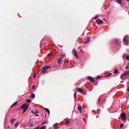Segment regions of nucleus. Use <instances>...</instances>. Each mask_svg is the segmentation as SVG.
<instances>
[{"label":"nucleus","mask_w":129,"mask_h":129,"mask_svg":"<svg viewBox=\"0 0 129 129\" xmlns=\"http://www.w3.org/2000/svg\"><path fill=\"white\" fill-rule=\"evenodd\" d=\"M128 38V36L126 35L123 37V43L126 45H128V43L127 39Z\"/></svg>","instance_id":"nucleus-1"},{"label":"nucleus","mask_w":129,"mask_h":129,"mask_svg":"<svg viewBox=\"0 0 129 129\" xmlns=\"http://www.w3.org/2000/svg\"><path fill=\"white\" fill-rule=\"evenodd\" d=\"M120 116L122 119L125 120L126 119L125 114V113H121Z\"/></svg>","instance_id":"nucleus-2"},{"label":"nucleus","mask_w":129,"mask_h":129,"mask_svg":"<svg viewBox=\"0 0 129 129\" xmlns=\"http://www.w3.org/2000/svg\"><path fill=\"white\" fill-rule=\"evenodd\" d=\"M73 52L75 56L77 58H79V56L78 55L76 51L74 49H73Z\"/></svg>","instance_id":"nucleus-3"},{"label":"nucleus","mask_w":129,"mask_h":129,"mask_svg":"<svg viewBox=\"0 0 129 129\" xmlns=\"http://www.w3.org/2000/svg\"><path fill=\"white\" fill-rule=\"evenodd\" d=\"M88 79H89L90 81L92 83L94 82L95 81L94 78L91 77L89 76L88 77Z\"/></svg>","instance_id":"nucleus-4"},{"label":"nucleus","mask_w":129,"mask_h":129,"mask_svg":"<svg viewBox=\"0 0 129 129\" xmlns=\"http://www.w3.org/2000/svg\"><path fill=\"white\" fill-rule=\"evenodd\" d=\"M47 69L46 68V67L45 66L43 67L42 68V72L43 73H46Z\"/></svg>","instance_id":"nucleus-5"},{"label":"nucleus","mask_w":129,"mask_h":129,"mask_svg":"<svg viewBox=\"0 0 129 129\" xmlns=\"http://www.w3.org/2000/svg\"><path fill=\"white\" fill-rule=\"evenodd\" d=\"M46 128V126L45 125H44L43 126L41 127L40 129H45ZM33 129H39V127H37L36 128H34Z\"/></svg>","instance_id":"nucleus-6"},{"label":"nucleus","mask_w":129,"mask_h":129,"mask_svg":"<svg viewBox=\"0 0 129 129\" xmlns=\"http://www.w3.org/2000/svg\"><path fill=\"white\" fill-rule=\"evenodd\" d=\"M90 39L89 38H88L86 40V41L84 42V43L85 45L86 44L88 43L90 41Z\"/></svg>","instance_id":"nucleus-7"},{"label":"nucleus","mask_w":129,"mask_h":129,"mask_svg":"<svg viewBox=\"0 0 129 129\" xmlns=\"http://www.w3.org/2000/svg\"><path fill=\"white\" fill-rule=\"evenodd\" d=\"M64 120L65 121V122L64 123L65 125H66L68 124L69 123L70 121L67 119H65Z\"/></svg>","instance_id":"nucleus-8"},{"label":"nucleus","mask_w":129,"mask_h":129,"mask_svg":"<svg viewBox=\"0 0 129 129\" xmlns=\"http://www.w3.org/2000/svg\"><path fill=\"white\" fill-rule=\"evenodd\" d=\"M77 91L79 92H80L82 93H83L84 92L83 90L80 88H78L77 89Z\"/></svg>","instance_id":"nucleus-9"},{"label":"nucleus","mask_w":129,"mask_h":129,"mask_svg":"<svg viewBox=\"0 0 129 129\" xmlns=\"http://www.w3.org/2000/svg\"><path fill=\"white\" fill-rule=\"evenodd\" d=\"M78 110L80 111V112H81L82 111L81 107L80 105H79L78 107Z\"/></svg>","instance_id":"nucleus-10"},{"label":"nucleus","mask_w":129,"mask_h":129,"mask_svg":"<svg viewBox=\"0 0 129 129\" xmlns=\"http://www.w3.org/2000/svg\"><path fill=\"white\" fill-rule=\"evenodd\" d=\"M58 124L57 123L55 124L53 126L54 129H57V124Z\"/></svg>","instance_id":"nucleus-11"},{"label":"nucleus","mask_w":129,"mask_h":129,"mask_svg":"<svg viewBox=\"0 0 129 129\" xmlns=\"http://www.w3.org/2000/svg\"><path fill=\"white\" fill-rule=\"evenodd\" d=\"M57 61L58 63L59 64H60L61 61V58H59L57 59Z\"/></svg>","instance_id":"nucleus-12"},{"label":"nucleus","mask_w":129,"mask_h":129,"mask_svg":"<svg viewBox=\"0 0 129 129\" xmlns=\"http://www.w3.org/2000/svg\"><path fill=\"white\" fill-rule=\"evenodd\" d=\"M129 74V71H126L125 73H124L123 74V76H125V75H128Z\"/></svg>","instance_id":"nucleus-13"},{"label":"nucleus","mask_w":129,"mask_h":129,"mask_svg":"<svg viewBox=\"0 0 129 129\" xmlns=\"http://www.w3.org/2000/svg\"><path fill=\"white\" fill-rule=\"evenodd\" d=\"M26 106V104H24L21 106V108H25Z\"/></svg>","instance_id":"nucleus-14"},{"label":"nucleus","mask_w":129,"mask_h":129,"mask_svg":"<svg viewBox=\"0 0 129 129\" xmlns=\"http://www.w3.org/2000/svg\"><path fill=\"white\" fill-rule=\"evenodd\" d=\"M96 22L100 24L103 22V21L101 19H99V20H97L96 21Z\"/></svg>","instance_id":"nucleus-15"},{"label":"nucleus","mask_w":129,"mask_h":129,"mask_svg":"<svg viewBox=\"0 0 129 129\" xmlns=\"http://www.w3.org/2000/svg\"><path fill=\"white\" fill-rule=\"evenodd\" d=\"M15 120V119H12L11 120L10 122L12 124Z\"/></svg>","instance_id":"nucleus-16"},{"label":"nucleus","mask_w":129,"mask_h":129,"mask_svg":"<svg viewBox=\"0 0 129 129\" xmlns=\"http://www.w3.org/2000/svg\"><path fill=\"white\" fill-rule=\"evenodd\" d=\"M17 104V102H15L14 103L13 105L11 106L10 108H12L13 107L15 106H16Z\"/></svg>","instance_id":"nucleus-17"},{"label":"nucleus","mask_w":129,"mask_h":129,"mask_svg":"<svg viewBox=\"0 0 129 129\" xmlns=\"http://www.w3.org/2000/svg\"><path fill=\"white\" fill-rule=\"evenodd\" d=\"M28 108V106H26V107H25L23 110V113H24L25 112V111Z\"/></svg>","instance_id":"nucleus-18"},{"label":"nucleus","mask_w":129,"mask_h":129,"mask_svg":"<svg viewBox=\"0 0 129 129\" xmlns=\"http://www.w3.org/2000/svg\"><path fill=\"white\" fill-rule=\"evenodd\" d=\"M116 2L119 4L121 5V0H117Z\"/></svg>","instance_id":"nucleus-19"},{"label":"nucleus","mask_w":129,"mask_h":129,"mask_svg":"<svg viewBox=\"0 0 129 129\" xmlns=\"http://www.w3.org/2000/svg\"><path fill=\"white\" fill-rule=\"evenodd\" d=\"M45 111L46 112H47L49 114H50V111L48 109V108H45Z\"/></svg>","instance_id":"nucleus-20"},{"label":"nucleus","mask_w":129,"mask_h":129,"mask_svg":"<svg viewBox=\"0 0 129 129\" xmlns=\"http://www.w3.org/2000/svg\"><path fill=\"white\" fill-rule=\"evenodd\" d=\"M35 95L34 94V93H32L31 95L30 98H35Z\"/></svg>","instance_id":"nucleus-21"},{"label":"nucleus","mask_w":129,"mask_h":129,"mask_svg":"<svg viewBox=\"0 0 129 129\" xmlns=\"http://www.w3.org/2000/svg\"><path fill=\"white\" fill-rule=\"evenodd\" d=\"M19 125V123L18 122H17L16 123H15V127H17Z\"/></svg>","instance_id":"nucleus-22"},{"label":"nucleus","mask_w":129,"mask_h":129,"mask_svg":"<svg viewBox=\"0 0 129 129\" xmlns=\"http://www.w3.org/2000/svg\"><path fill=\"white\" fill-rule=\"evenodd\" d=\"M125 58L126 60H129V55L127 56Z\"/></svg>","instance_id":"nucleus-23"},{"label":"nucleus","mask_w":129,"mask_h":129,"mask_svg":"<svg viewBox=\"0 0 129 129\" xmlns=\"http://www.w3.org/2000/svg\"><path fill=\"white\" fill-rule=\"evenodd\" d=\"M47 122V121H44L42 123V124H46Z\"/></svg>","instance_id":"nucleus-24"},{"label":"nucleus","mask_w":129,"mask_h":129,"mask_svg":"<svg viewBox=\"0 0 129 129\" xmlns=\"http://www.w3.org/2000/svg\"><path fill=\"white\" fill-rule=\"evenodd\" d=\"M99 17V15H96L94 17V19H95L97 18H98Z\"/></svg>","instance_id":"nucleus-25"},{"label":"nucleus","mask_w":129,"mask_h":129,"mask_svg":"<svg viewBox=\"0 0 129 129\" xmlns=\"http://www.w3.org/2000/svg\"><path fill=\"white\" fill-rule=\"evenodd\" d=\"M30 100L29 99H27L26 100V102L27 103H29L30 102Z\"/></svg>","instance_id":"nucleus-26"},{"label":"nucleus","mask_w":129,"mask_h":129,"mask_svg":"<svg viewBox=\"0 0 129 129\" xmlns=\"http://www.w3.org/2000/svg\"><path fill=\"white\" fill-rule=\"evenodd\" d=\"M96 111L97 113H99L100 112V110L99 109H98Z\"/></svg>","instance_id":"nucleus-27"},{"label":"nucleus","mask_w":129,"mask_h":129,"mask_svg":"<svg viewBox=\"0 0 129 129\" xmlns=\"http://www.w3.org/2000/svg\"><path fill=\"white\" fill-rule=\"evenodd\" d=\"M45 66L46 67V68L47 69H48L49 68H51V66Z\"/></svg>","instance_id":"nucleus-28"},{"label":"nucleus","mask_w":129,"mask_h":129,"mask_svg":"<svg viewBox=\"0 0 129 129\" xmlns=\"http://www.w3.org/2000/svg\"><path fill=\"white\" fill-rule=\"evenodd\" d=\"M74 98H75L76 97V92H75V93H74Z\"/></svg>","instance_id":"nucleus-29"},{"label":"nucleus","mask_w":129,"mask_h":129,"mask_svg":"<svg viewBox=\"0 0 129 129\" xmlns=\"http://www.w3.org/2000/svg\"><path fill=\"white\" fill-rule=\"evenodd\" d=\"M118 72V71L117 69L115 70L114 71V73H117Z\"/></svg>","instance_id":"nucleus-30"},{"label":"nucleus","mask_w":129,"mask_h":129,"mask_svg":"<svg viewBox=\"0 0 129 129\" xmlns=\"http://www.w3.org/2000/svg\"><path fill=\"white\" fill-rule=\"evenodd\" d=\"M52 55V54L51 53H48L47 55V56H51V55Z\"/></svg>","instance_id":"nucleus-31"},{"label":"nucleus","mask_w":129,"mask_h":129,"mask_svg":"<svg viewBox=\"0 0 129 129\" xmlns=\"http://www.w3.org/2000/svg\"><path fill=\"white\" fill-rule=\"evenodd\" d=\"M123 123H122V124H121L120 125V127H121V128H122V127L123 126Z\"/></svg>","instance_id":"nucleus-32"},{"label":"nucleus","mask_w":129,"mask_h":129,"mask_svg":"<svg viewBox=\"0 0 129 129\" xmlns=\"http://www.w3.org/2000/svg\"><path fill=\"white\" fill-rule=\"evenodd\" d=\"M33 126V124L32 123H31L30 124L29 126L30 127H32Z\"/></svg>","instance_id":"nucleus-33"},{"label":"nucleus","mask_w":129,"mask_h":129,"mask_svg":"<svg viewBox=\"0 0 129 129\" xmlns=\"http://www.w3.org/2000/svg\"><path fill=\"white\" fill-rule=\"evenodd\" d=\"M125 68L126 69H128L129 67L128 66H126L125 67Z\"/></svg>","instance_id":"nucleus-34"},{"label":"nucleus","mask_w":129,"mask_h":129,"mask_svg":"<svg viewBox=\"0 0 129 129\" xmlns=\"http://www.w3.org/2000/svg\"><path fill=\"white\" fill-rule=\"evenodd\" d=\"M122 57L123 58H124L125 57V55H122Z\"/></svg>","instance_id":"nucleus-35"},{"label":"nucleus","mask_w":129,"mask_h":129,"mask_svg":"<svg viewBox=\"0 0 129 129\" xmlns=\"http://www.w3.org/2000/svg\"><path fill=\"white\" fill-rule=\"evenodd\" d=\"M98 79H99L101 78V77L100 76H98L97 77Z\"/></svg>","instance_id":"nucleus-36"},{"label":"nucleus","mask_w":129,"mask_h":129,"mask_svg":"<svg viewBox=\"0 0 129 129\" xmlns=\"http://www.w3.org/2000/svg\"><path fill=\"white\" fill-rule=\"evenodd\" d=\"M38 114H35V115L36 116H38Z\"/></svg>","instance_id":"nucleus-37"},{"label":"nucleus","mask_w":129,"mask_h":129,"mask_svg":"<svg viewBox=\"0 0 129 129\" xmlns=\"http://www.w3.org/2000/svg\"><path fill=\"white\" fill-rule=\"evenodd\" d=\"M35 87V86H33L32 87L33 89H34Z\"/></svg>","instance_id":"nucleus-38"},{"label":"nucleus","mask_w":129,"mask_h":129,"mask_svg":"<svg viewBox=\"0 0 129 129\" xmlns=\"http://www.w3.org/2000/svg\"><path fill=\"white\" fill-rule=\"evenodd\" d=\"M45 118L46 116V114L45 113Z\"/></svg>","instance_id":"nucleus-39"},{"label":"nucleus","mask_w":129,"mask_h":129,"mask_svg":"<svg viewBox=\"0 0 129 129\" xmlns=\"http://www.w3.org/2000/svg\"><path fill=\"white\" fill-rule=\"evenodd\" d=\"M35 78V76H33V78Z\"/></svg>","instance_id":"nucleus-40"},{"label":"nucleus","mask_w":129,"mask_h":129,"mask_svg":"<svg viewBox=\"0 0 129 129\" xmlns=\"http://www.w3.org/2000/svg\"><path fill=\"white\" fill-rule=\"evenodd\" d=\"M100 99H99V102H100Z\"/></svg>","instance_id":"nucleus-41"},{"label":"nucleus","mask_w":129,"mask_h":129,"mask_svg":"<svg viewBox=\"0 0 129 129\" xmlns=\"http://www.w3.org/2000/svg\"><path fill=\"white\" fill-rule=\"evenodd\" d=\"M127 90L128 91V92H129V89H128Z\"/></svg>","instance_id":"nucleus-42"},{"label":"nucleus","mask_w":129,"mask_h":129,"mask_svg":"<svg viewBox=\"0 0 129 129\" xmlns=\"http://www.w3.org/2000/svg\"><path fill=\"white\" fill-rule=\"evenodd\" d=\"M126 1H129V0H126Z\"/></svg>","instance_id":"nucleus-43"},{"label":"nucleus","mask_w":129,"mask_h":129,"mask_svg":"<svg viewBox=\"0 0 129 129\" xmlns=\"http://www.w3.org/2000/svg\"><path fill=\"white\" fill-rule=\"evenodd\" d=\"M65 62L66 63V62H67V61H66Z\"/></svg>","instance_id":"nucleus-44"},{"label":"nucleus","mask_w":129,"mask_h":129,"mask_svg":"<svg viewBox=\"0 0 129 129\" xmlns=\"http://www.w3.org/2000/svg\"><path fill=\"white\" fill-rule=\"evenodd\" d=\"M110 74H111V73H110Z\"/></svg>","instance_id":"nucleus-45"},{"label":"nucleus","mask_w":129,"mask_h":129,"mask_svg":"<svg viewBox=\"0 0 129 129\" xmlns=\"http://www.w3.org/2000/svg\"><path fill=\"white\" fill-rule=\"evenodd\" d=\"M110 74H111V73H110Z\"/></svg>","instance_id":"nucleus-46"},{"label":"nucleus","mask_w":129,"mask_h":129,"mask_svg":"<svg viewBox=\"0 0 129 129\" xmlns=\"http://www.w3.org/2000/svg\"><path fill=\"white\" fill-rule=\"evenodd\" d=\"M80 51H82L81 50H80Z\"/></svg>","instance_id":"nucleus-47"},{"label":"nucleus","mask_w":129,"mask_h":129,"mask_svg":"<svg viewBox=\"0 0 129 129\" xmlns=\"http://www.w3.org/2000/svg\"><path fill=\"white\" fill-rule=\"evenodd\" d=\"M49 129H51V128H50Z\"/></svg>","instance_id":"nucleus-48"},{"label":"nucleus","mask_w":129,"mask_h":129,"mask_svg":"<svg viewBox=\"0 0 129 129\" xmlns=\"http://www.w3.org/2000/svg\"><path fill=\"white\" fill-rule=\"evenodd\" d=\"M128 65H129V63H128Z\"/></svg>","instance_id":"nucleus-49"}]
</instances>
